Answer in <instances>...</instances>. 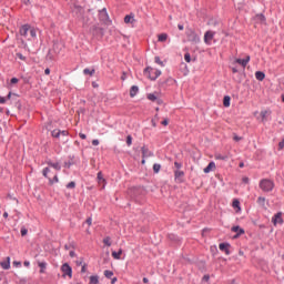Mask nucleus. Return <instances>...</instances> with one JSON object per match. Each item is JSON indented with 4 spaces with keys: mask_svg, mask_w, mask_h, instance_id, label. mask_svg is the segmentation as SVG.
<instances>
[{
    "mask_svg": "<svg viewBox=\"0 0 284 284\" xmlns=\"http://www.w3.org/2000/svg\"><path fill=\"white\" fill-rule=\"evenodd\" d=\"M29 34H30V37H32V39H34V37H37V30L30 28Z\"/></svg>",
    "mask_w": 284,
    "mask_h": 284,
    "instance_id": "nucleus-47",
    "label": "nucleus"
},
{
    "mask_svg": "<svg viewBox=\"0 0 284 284\" xmlns=\"http://www.w3.org/2000/svg\"><path fill=\"white\" fill-rule=\"evenodd\" d=\"M18 59H21V61H26V57L22 53H17Z\"/></svg>",
    "mask_w": 284,
    "mask_h": 284,
    "instance_id": "nucleus-56",
    "label": "nucleus"
},
{
    "mask_svg": "<svg viewBox=\"0 0 284 284\" xmlns=\"http://www.w3.org/2000/svg\"><path fill=\"white\" fill-rule=\"evenodd\" d=\"M54 183H59V175H54L53 179L49 178V185H54Z\"/></svg>",
    "mask_w": 284,
    "mask_h": 284,
    "instance_id": "nucleus-33",
    "label": "nucleus"
},
{
    "mask_svg": "<svg viewBox=\"0 0 284 284\" xmlns=\"http://www.w3.org/2000/svg\"><path fill=\"white\" fill-rule=\"evenodd\" d=\"M255 79H256L257 81H264V80H265V72H263V71H256V72H255Z\"/></svg>",
    "mask_w": 284,
    "mask_h": 284,
    "instance_id": "nucleus-22",
    "label": "nucleus"
},
{
    "mask_svg": "<svg viewBox=\"0 0 284 284\" xmlns=\"http://www.w3.org/2000/svg\"><path fill=\"white\" fill-rule=\"evenodd\" d=\"M161 123H162V125H170V120L169 119H164Z\"/></svg>",
    "mask_w": 284,
    "mask_h": 284,
    "instance_id": "nucleus-57",
    "label": "nucleus"
},
{
    "mask_svg": "<svg viewBox=\"0 0 284 284\" xmlns=\"http://www.w3.org/2000/svg\"><path fill=\"white\" fill-rule=\"evenodd\" d=\"M28 32H30V24H24L20 28L21 37H28Z\"/></svg>",
    "mask_w": 284,
    "mask_h": 284,
    "instance_id": "nucleus-16",
    "label": "nucleus"
},
{
    "mask_svg": "<svg viewBox=\"0 0 284 284\" xmlns=\"http://www.w3.org/2000/svg\"><path fill=\"white\" fill-rule=\"evenodd\" d=\"M242 182L245 183V184L250 183V178L244 176V178L242 179Z\"/></svg>",
    "mask_w": 284,
    "mask_h": 284,
    "instance_id": "nucleus-58",
    "label": "nucleus"
},
{
    "mask_svg": "<svg viewBox=\"0 0 284 284\" xmlns=\"http://www.w3.org/2000/svg\"><path fill=\"white\" fill-rule=\"evenodd\" d=\"M94 69H84L83 70V74H89L90 77H93L94 75Z\"/></svg>",
    "mask_w": 284,
    "mask_h": 284,
    "instance_id": "nucleus-38",
    "label": "nucleus"
},
{
    "mask_svg": "<svg viewBox=\"0 0 284 284\" xmlns=\"http://www.w3.org/2000/svg\"><path fill=\"white\" fill-rule=\"evenodd\" d=\"M51 136H53V139H59V136H61V130L55 129L51 132Z\"/></svg>",
    "mask_w": 284,
    "mask_h": 284,
    "instance_id": "nucleus-30",
    "label": "nucleus"
},
{
    "mask_svg": "<svg viewBox=\"0 0 284 284\" xmlns=\"http://www.w3.org/2000/svg\"><path fill=\"white\" fill-rule=\"evenodd\" d=\"M184 61H186V63H190L192 61V55H190V53H185Z\"/></svg>",
    "mask_w": 284,
    "mask_h": 284,
    "instance_id": "nucleus-44",
    "label": "nucleus"
},
{
    "mask_svg": "<svg viewBox=\"0 0 284 284\" xmlns=\"http://www.w3.org/2000/svg\"><path fill=\"white\" fill-rule=\"evenodd\" d=\"M7 99L3 97H0V103H6Z\"/></svg>",
    "mask_w": 284,
    "mask_h": 284,
    "instance_id": "nucleus-64",
    "label": "nucleus"
},
{
    "mask_svg": "<svg viewBox=\"0 0 284 284\" xmlns=\"http://www.w3.org/2000/svg\"><path fill=\"white\" fill-rule=\"evenodd\" d=\"M21 236H28V229H26V226L21 227Z\"/></svg>",
    "mask_w": 284,
    "mask_h": 284,
    "instance_id": "nucleus-46",
    "label": "nucleus"
},
{
    "mask_svg": "<svg viewBox=\"0 0 284 284\" xmlns=\"http://www.w3.org/2000/svg\"><path fill=\"white\" fill-rule=\"evenodd\" d=\"M47 165H49V168H53V170H57V172H60L61 170V164H59V162L53 163L51 160L47 161Z\"/></svg>",
    "mask_w": 284,
    "mask_h": 284,
    "instance_id": "nucleus-17",
    "label": "nucleus"
},
{
    "mask_svg": "<svg viewBox=\"0 0 284 284\" xmlns=\"http://www.w3.org/2000/svg\"><path fill=\"white\" fill-rule=\"evenodd\" d=\"M155 63H158V65H162V67L164 65L160 57H155Z\"/></svg>",
    "mask_w": 284,
    "mask_h": 284,
    "instance_id": "nucleus-51",
    "label": "nucleus"
},
{
    "mask_svg": "<svg viewBox=\"0 0 284 284\" xmlns=\"http://www.w3.org/2000/svg\"><path fill=\"white\" fill-rule=\"evenodd\" d=\"M98 183H99V185H101L102 190H105V180L103 179L102 172L98 173Z\"/></svg>",
    "mask_w": 284,
    "mask_h": 284,
    "instance_id": "nucleus-15",
    "label": "nucleus"
},
{
    "mask_svg": "<svg viewBox=\"0 0 284 284\" xmlns=\"http://www.w3.org/2000/svg\"><path fill=\"white\" fill-rule=\"evenodd\" d=\"M90 34H92L93 39H103L105 34V30L101 28L99 24H93L89 29Z\"/></svg>",
    "mask_w": 284,
    "mask_h": 284,
    "instance_id": "nucleus-1",
    "label": "nucleus"
},
{
    "mask_svg": "<svg viewBox=\"0 0 284 284\" xmlns=\"http://www.w3.org/2000/svg\"><path fill=\"white\" fill-rule=\"evenodd\" d=\"M214 39V32L213 31H206L204 34V42L210 43Z\"/></svg>",
    "mask_w": 284,
    "mask_h": 284,
    "instance_id": "nucleus-14",
    "label": "nucleus"
},
{
    "mask_svg": "<svg viewBox=\"0 0 284 284\" xmlns=\"http://www.w3.org/2000/svg\"><path fill=\"white\" fill-rule=\"evenodd\" d=\"M89 284H99V276L98 275H91Z\"/></svg>",
    "mask_w": 284,
    "mask_h": 284,
    "instance_id": "nucleus-29",
    "label": "nucleus"
},
{
    "mask_svg": "<svg viewBox=\"0 0 284 284\" xmlns=\"http://www.w3.org/2000/svg\"><path fill=\"white\" fill-rule=\"evenodd\" d=\"M47 59H48L49 61H53V60H54V55L52 54V50H49V51H48Z\"/></svg>",
    "mask_w": 284,
    "mask_h": 284,
    "instance_id": "nucleus-43",
    "label": "nucleus"
},
{
    "mask_svg": "<svg viewBox=\"0 0 284 284\" xmlns=\"http://www.w3.org/2000/svg\"><path fill=\"white\" fill-rule=\"evenodd\" d=\"M141 152H142V159H148V156H154V153L150 151L149 148L142 146Z\"/></svg>",
    "mask_w": 284,
    "mask_h": 284,
    "instance_id": "nucleus-12",
    "label": "nucleus"
},
{
    "mask_svg": "<svg viewBox=\"0 0 284 284\" xmlns=\"http://www.w3.org/2000/svg\"><path fill=\"white\" fill-rule=\"evenodd\" d=\"M215 159L216 161H227L230 159V155L227 154H221V153H215Z\"/></svg>",
    "mask_w": 284,
    "mask_h": 284,
    "instance_id": "nucleus-21",
    "label": "nucleus"
},
{
    "mask_svg": "<svg viewBox=\"0 0 284 284\" xmlns=\"http://www.w3.org/2000/svg\"><path fill=\"white\" fill-rule=\"evenodd\" d=\"M231 101H232V98L230 95H225L223 98V105H224V108H230Z\"/></svg>",
    "mask_w": 284,
    "mask_h": 284,
    "instance_id": "nucleus-25",
    "label": "nucleus"
},
{
    "mask_svg": "<svg viewBox=\"0 0 284 284\" xmlns=\"http://www.w3.org/2000/svg\"><path fill=\"white\" fill-rule=\"evenodd\" d=\"M85 223L89 224V225H92V217H88Z\"/></svg>",
    "mask_w": 284,
    "mask_h": 284,
    "instance_id": "nucleus-62",
    "label": "nucleus"
},
{
    "mask_svg": "<svg viewBox=\"0 0 284 284\" xmlns=\"http://www.w3.org/2000/svg\"><path fill=\"white\" fill-rule=\"evenodd\" d=\"M121 254H123V250L120 248L118 252L113 251L112 252V256L113 258H115V261H120L121 260Z\"/></svg>",
    "mask_w": 284,
    "mask_h": 284,
    "instance_id": "nucleus-24",
    "label": "nucleus"
},
{
    "mask_svg": "<svg viewBox=\"0 0 284 284\" xmlns=\"http://www.w3.org/2000/svg\"><path fill=\"white\" fill-rule=\"evenodd\" d=\"M50 172V168H44L42 174L45 179H48V173Z\"/></svg>",
    "mask_w": 284,
    "mask_h": 284,
    "instance_id": "nucleus-48",
    "label": "nucleus"
},
{
    "mask_svg": "<svg viewBox=\"0 0 284 284\" xmlns=\"http://www.w3.org/2000/svg\"><path fill=\"white\" fill-rule=\"evenodd\" d=\"M278 148H280V150H283V148H284V140L278 143Z\"/></svg>",
    "mask_w": 284,
    "mask_h": 284,
    "instance_id": "nucleus-61",
    "label": "nucleus"
},
{
    "mask_svg": "<svg viewBox=\"0 0 284 284\" xmlns=\"http://www.w3.org/2000/svg\"><path fill=\"white\" fill-rule=\"evenodd\" d=\"M260 114H261L262 121H265V119L267 118V114H272V111L264 110V111H261Z\"/></svg>",
    "mask_w": 284,
    "mask_h": 284,
    "instance_id": "nucleus-32",
    "label": "nucleus"
},
{
    "mask_svg": "<svg viewBox=\"0 0 284 284\" xmlns=\"http://www.w3.org/2000/svg\"><path fill=\"white\" fill-rule=\"evenodd\" d=\"M185 34L190 43H193L194 45H196V43H200L201 38H199V34L196 33V31H194V29H186Z\"/></svg>",
    "mask_w": 284,
    "mask_h": 284,
    "instance_id": "nucleus-2",
    "label": "nucleus"
},
{
    "mask_svg": "<svg viewBox=\"0 0 284 284\" xmlns=\"http://www.w3.org/2000/svg\"><path fill=\"white\" fill-rule=\"evenodd\" d=\"M13 97L14 98L11 99V103H13L17 110H21V101L19 100V97L17 94H13Z\"/></svg>",
    "mask_w": 284,
    "mask_h": 284,
    "instance_id": "nucleus-13",
    "label": "nucleus"
},
{
    "mask_svg": "<svg viewBox=\"0 0 284 284\" xmlns=\"http://www.w3.org/2000/svg\"><path fill=\"white\" fill-rule=\"evenodd\" d=\"M103 243H104V245H106V247H111L112 246V242H111L110 236L104 237L103 239Z\"/></svg>",
    "mask_w": 284,
    "mask_h": 284,
    "instance_id": "nucleus-34",
    "label": "nucleus"
},
{
    "mask_svg": "<svg viewBox=\"0 0 284 284\" xmlns=\"http://www.w3.org/2000/svg\"><path fill=\"white\" fill-rule=\"evenodd\" d=\"M219 247H220L221 252H224L227 256H230V254H231V252H230V247H231L230 243H227V242L221 243L219 245Z\"/></svg>",
    "mask_w": 284,
    "mask_h": 284,
    "instance_id": "nucleus-11",
    "label": "nucleus"
},
{
    "mask_svg": "<svg viewBox=\"0 0 284 284\" xmlns=\"http://www.w3.org/2000/svg\"><path fill=\"white\" fill-rule=\"evenodd\" d=\"M255 19L260 21V23H265V16L260 13L255 16Z\"/></svg>",
    "mask_w": 284,
    "mask_h": 284,
    "instance_id": "nucleus-35",
    "label": "nucleus"
},
{
    "mask_svg": "<svg viewBox=\"0 0 284 284\" xmlns=\"http://www.w3.org/2000/svg\"><path fill=\"white\" fill-rule=\"evenodd\" d=\"M212 170H216V163L210 162L206 168H204V174H210Z\"/></svg>",
    "mask_w": 284,
    "mask_h": 284,
    "instance_id": "nucleus-18",
    "label": "nucleus"
},
{
    "mask_svg": "<svg viewBox=\"0 0 284 284\" xmlns=\"http://www.w3.org/2000/svg\"><path fill=\"white\" fill-rule=\"evenodd\" d=\"M235 63H239L242 65V68H247V62H245V59H235Z\"/></svg>",
    "mask_w": 284,
    "mask_h": 284,
    "instance_id": "nucleus-31",
    "label": "nucleus"
},
{
    "mask_svg": "<svg viewBox=\"0 0 284 284\" xmlns=\"http://www.w3.org/2000/svg\"><path fill=\"white\" fill-rule=\"evenodd\" d=\"M38 267H40V274H45V268L48 267V263L38 261Z\"/></svg>",
    "mask_w": 284,
    "mask_h": 284,
    "instance_id": "nucleus-19",
    "label": "nucleus"
},
{
    "mask_svg": "<svg viewBox=\"0 0 284 284\" xmlns=\"http://www.w3.org/2000/svg\"><path fill=\"white\" fill-rule=\"evenodd\" d=\"M77 265H83V258H80V261L75 262Z\"/></svg>",
    "mask_w": 284,
    "mask_h": 284,
    "instance_id": "nucleus-63",
    "label": "nucleus"
},
{
    "mask_svg": "<svg viewBox=\"0 0 284 284\" xmlns=\"http://www.w3.org/2000/svg\"><path fill=\"white\" fill-rule=\"evenodd\" d=\"M2 270H10V257H7V261L0 263Z\"/></svg>",
    "mask_w": 284,
    "mask_h": 284,
    "instance_id": "nucleus-23",
    "label": "nucleus"
},
{
    "mask_svg": "<svg viewBox=\"0 0 284 284\" xmlns=\"http://www.w3.org/2000/svg\"><path fill=\"white\" fill-rule=\"evenodd\" d=\"M202 281H204V283H209L210 282V275H204L203 277H202Z\"/></svg>",
    "mask_w": 284,
    "mask_h": 284,
    "instance_id": "nucleus-55",
    "label": "nucleus"
},
{
    "mask_svg": "<svg viewBox=\"0 0 284 284\" xmlns=\"http://www.w3.org/2000/svg\"><path fill=\"white\" fill-rule=\"evenodd\" d=\"M242 234H245V230H240L239 233H236L233 239H239L240 236H242Z\"/></svg>",
    "mask_w": 284,
    "mask_h": 284,
    "instance_id": "nucleus-49",
    "label": "nucleus"
},
{
    "mask_svg": "<svg viewBox=\"0 0 284 284\" xmlns=\"http://www.w3.org/2000/svg\"><path fill=\"white\" fill-rule=\"evenodd\" d=\"M153 172L155 174H159V172H161V164L159 163L153 164Z\"/></svg>",
    "mask_w": 284,
    "mask_h": 284,
    "instance_id": "nucleus-36",
    "label": "nucleus"
},
{
    "mask_svg": "<svg viewBox=\"0 0 284 284\" xmlns=\"http://www.w3.org/2000/svg\"><path fill=\"white\" fill-rule=\"evenodd\" d=\"M88 272V264H83L81 268V274H85Z\"/></svg>",
    "mask_w": 284,
    "mask_h": 284,
    "instance_id": "nucleus-53",
    "label": "nucleus"
},
{
    "mask_svg": "<svg viewBox=\"0 0 284 284\" xmlns=\"http://www.w3.org/2000/svg\"><path fill=\"white\" fill-rule=\"evenodd\" d=\"M104 276L105 278H112V276H114V272L106 270L104 271Z\"/></svg>",
    "mask_w": 284,
    "mask_h": 284,
    "instance_id": "nucleus-39",
    "label": "nucleus"
},
{
    "mask_svg": "<svg viewBox=\"0 0 284 284\" xmlns=\"http://www.w3.org/2000/svg\"><path fill=\"white\" fill-rule=\"evenodd\" d=\"M99 19L105 26H110V23H112V20H110V16L108 14V9L105 8L99 11Z\"/></svg>",
    "mask_w": 284,
    "mask_h": 284,
    "instance_id": "nucleus-5",
    "label": "nucleus"
},
{
    "mask_svg": "<svg viewBox=\"0 0 284 284\" xmlns=\"http://www.w3.org/2000/svg\"><path fill=\"white\" fill-rule=\"evenodd\" d=\"M136 94H139V88L136 85H132L130 89L131 99H134V97H136Z\"/></svg>",
    "mask_w": 284,
    "mask_h": 284,
    "instance_id": "nucleus-20",
    "label": "nucleus"
},
{
    "mask_svg": "<svg viewBox=\"0 0 284 284\" xmlns=\"http://www.w3.org/2000/svg\"><path fill=\"white\" fill-rule=\"evenodd\" d=\"M260 187L263 192H272L274 190V182L272 180L263 179L260 181Z\"/></svg>",
    "mask_w": 284,
    "mask_h": 284,
    "instance_id": "nucleus-3",
    "label": "nucleus"
},
{
    "mask_svg": "<svg viewBox=\"0 0 284 284\" xmlns=\"http://www.w3.org/2000/svg\"><path fill=\"white\" fill-rule=\"evenodd\" d=\"M257 203H258V205H262V207H265V197L260 196V197L257 199Z\"/></svg>",
    "mask_w": 284,
    "mask_h": 284,
    "instance_id": "nucleus-40",
    "label": "nucleus"
},
{
    "mask_svg": "<svg viewBox=\"0 0 284 284\" xmlns=\"http://www.w3.org/2000/svg\"><path fill=\"white\" fill-rule=\"evenodd\" d=\"M61 272L63 273V277L65 278V276H69V278H72V266H70V264L64 263L61 266Z\"/></svg>",
    "mask_w": 284,
    "mask_h": 284,
    "instance_id": "nucleus-7",
    "label": "nucleus"
},
{
    "mask_svg": "<svg viewBox=\"0 0 284 284\" xmlns=\"http://www.w3.org/2000/svg\"><path fill=\"white\" fill-rule=\"evenodd\" d=\"M146 98L149 99V101H152L153 103L156 101V94H154V93H149L148 95H146Z\"/></svg>",
    "mask_w": 284,
    "mask_h": 284,
    "instance_id": "nucleus-37",
    "label": "nucleus"
},
{
    "mask_svg": "<svg viewBox=\"0 0 284 284\" xmlns=\"http://www.w3.org/2000/svg\"><path fill=\"white\" fill-rule=\"evenodd\" d=\"M234 210H237V212H241V202L239 200H233V203H232Z\"/></svg>",
    "mask_w": 284,
    "mask_h": 284,
    "instance_id": "nucleus-27",
    "label": "nucleus"
},
{
    "mask_svg": "<svg viewBox=\"0 0 284 284\" xmlns=\"http://www.w3.org/2000/svg\"><path fill=\"white\" fill-rule=\"evenodd\" d=\"M126 145L130 148L132 145V135L126 136Z\"/></svg>",
    "mask_w": 284,
    "mask_h": 284,
    "instance_id": "nucleus-50",
    "label": "nucleus"
},
{
    "mask_svg": "<svg viewBox=\"0 0 284 284\" xmlns=\"http://www.w3.org/2000/svg\"><path fill=\"white\" fill-rule=\"evenodd\" d=\"M233 141H235L236 143H239V141H243V138L236 135V133H233Z\"/></svg>",
    "mask_w": 284,
    "mask_h": 284,
    "instance_id": "nucleus-45",
    "label": "nucleus"
},
{
    "mask_svg": "<svg viewBox=\"0 0 284 284\" xmlns=\"http://www.w3.org/2000/svg\"><path fill=\"white\" fill-rule=\"evenodd\" d=\"M67 187H68V190H74L75 187H77V183L75 182H69L68 184H67Z\"/></svg>",
    "mask_w": 284,
    "mask_h": 284,
    "instance_id": "nucleus-41",
    "label": "nucleus"
},
{
    "mask_svg": "<svg viewBox=\"0 0 284 284\" xmlns=\"http://www.w3.org/2000/svg\"><path fill=\"white\" fill-rule=\"evenodd\" d=\"M174 176H175V181L178 183H183V176H185V172H183L181 170H175L174 171Z\"/></svg>",
    "mask_w": 284,
    "mask_h": 284,
    "instance_id": "nucleus-10",
    "label": "nucleus"
},
{
    "mask_svg": "<svg viewBox=\"0 0 284 284\" xmlns=\"http://www.w3.org/2000/svg\"><path fill=\"white\" fill-rule=\"evenodd\" d=\"M134 21V14H128L124 17V23H132Z\"/></svg>",
    "mask_w": 284,
    "mask_h": 284,
    "instance_id": "nucleus-28",
    "label": "nucleus"
},
{
    "mask_svg": "<svg viewBox=\"0 0 284 284\" xmlns=\"http://www.w3.org/2000/svg\"><path fill=\"white\" fill-rule=\"evenodd\" d=\"M241 230H244V229H242L239 225H235V226H232L231 232H236V234H239V232H241Z\"/></svg>",
    "mask_w": 284,
    "mask_h": 284,
    "instance_id": "nucleus-42",
    "label": "nucleus"
},
{
    "mask_svg": "<svg viewBox=\"0 0 284 284\" xmlns=\"http://www.w3.org/2000/svg\"><path fill=\"white\" fill-rule=\"evenodd\" d=\"M10 83H11V85H14V84L19 83V80L17 78H12L10 80Z\"/></svg>",
    "mask_w": 284,
    "mask_h": 284,
    "instance_id": "nucleus-54",
    "label": "nucleus"
},
{
    "mask_svg": "<svg viewBox=\"0 0 284 284\" xmlns=\"http://www.w3.org/2000/svg\"><path fill=\"white\" fill-rule=\"evenodd\" d=\"M272 223L274 225H276L277 223H280V225H283V213L282 212H277L273 217H272Z\"/></svg>",
    "mask_w": 284,
    "mask_h": 284,
    "instance_id": "nucleus-9",
    "label": "nucleus"
},
{
    "mask_svg": "<svg viewBox=\"0 0 284 284\" xmlns=\"http://www.w3.org/2000/svg\"><path fill=\"white\" fill-rule=\"evenodd\" d=\"M129 194L133 199H136L138 196H141V194H145V189H143V186H133L129 190Z\"/></svg>",
    "mask_w": 284,
    "mask_h": 284,
    "instance_id": "nucleus-6",
    "label": "nucleus"
},
{
    "mask_svg": "<svg viewBox=\"0 0 284 284\" xmlns=\"http://www.w3.org/2000/svg\"><path fill=\"white\" fill-rule=\"evenodd\" d=\"M73 12L79 19H83V14H85V10L79 4H74Z\"/></svg>",
    "mask_w": 284,
    "mask_h": 284,
    "instance_id": "nucleus-8",
    "label": "nucleus"
},
{
    "mask_svg": "<svg viewBox=\"0 0 284 284\" xmlns=\"http://www.w3.org/2000/svg\"><path fill=\"white\" fill-rule=\"evenodd\" d=\"M174 166L176 168V170H181V168H183V163L174 162Z\"/></svg>",
    "mask_w": 284,
    "mask_h": 284,
    "instance_id": "nucleus-52",
    "label": "nucleus"
},
{
    "mask_svg": "<svg viewBox=\"0 0 284 284\" xmlns=\"http://www.w3.org/2000/svg\"><path fill=\"white\" fill-rule=\"evenodd\" d=\"M71 166H72V162L69 161V162H65V163H64V168L70 169Z\"/></svg>",
    "mask_w": 284,
    "mask_h": 284,
    "instance_id": "nucleus-60",
    "label": "nucleus"
},
{
    "mask_svg": "<svg viewBox=\"0 0 284 284\" xmlns=\"http://www.w3.org/2000/svg\"><path fill=\"white\" fill-rule=\"evenodd\" d=\"M169 239H170V241H176V235L171 234V235H169Z\"/></svg>",
    "mask_w": 284,
    "mask_h": 284,
    "instance_id": "nucleus-59",
    "label": "nucleus"
},
{
    "mask_svg": "<svg viewBox=\"0 0 284 284\" xmlns=\"http://www.w3.org/2000/svg\"><path fill=\"white\" fill-rule=\"evenodd\" d=\"M153 70L154 69L152 67H146L143 72L148 77V79H150L151 81H156V79H159V75L161 74V70H155L154 75H152Z\"/></svg>",
    "mask_w": 284,
    "mask_h": 284,
    "instance_id": "nucleus-4",
    "label": "nucleus"
},
{
    "mask_svg": "<svg viewBox=\"0 0 284 284\" xmlns=\"http://www.w3.org/2000/svg\"><path fill=\"white\" fill-rule=\"evenodd\" d=\"M158 41H160V43H165V41H168V33H161L158 36Z\"/></svg>",
    "mask_w": 284,
    "mask_h": 284,
    "instance_id": "nucleus-26",
    "label": "nucleus"
}]
</instances>
